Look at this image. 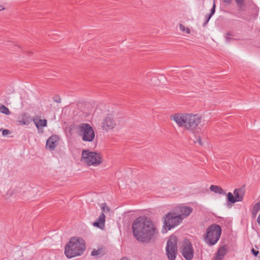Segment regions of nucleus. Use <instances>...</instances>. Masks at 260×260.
<instances>
[{
	"label": "nucleus",
	"mask_w": 260,
	"mask_h": 260,
	"mask_svg": "<svg viewBox=\"0 0 260 260\" xmlns=\"http://www.w3.org/2000/svg\"><path fill=\"white\" fill-rule=\"evenodd\" d=\"M177 238L171 236L167 242L166 254L170 260H175L177 253Z\"/></svg>",
	"instance_id": "obj_8"
},
{
	"label": "nucleus",
	"mask_w": 260,
	"mask_h": 260,
	"mask_svg": "<svg viewBox=\"0 0 260 260\" xmlns=\"http://www.w3.org/2000/svg\"><path fill=\"white\" fill-rule=\"evenodd\" d=\"M5 9V8L3 6L0 5V11L4 10Z\"/></svg>",
	"instance_id": "obj_34"
},
{
	"label": "nucleus",
	"mask_w": 260,
	"mask_h": 260,
	"mask_svg": "<svg viewBox=\"0 0 260 260\" xmlns=\"http://www.w3.org/2000/svg\"><path fill=\"white\" fill-rule=\"evenodd\" d=\"M59 137L56 135H53L49 137L46 142V147L50 150L54 149L58 144Z\"/></svg>",
	"instance_id": "obj_13"
},
{
	"label": "nucleus",
	"mask_w": 260,
	"mask_h": 260,
	"mask_svg": "<svg viewBox=\"0 0 260 260\" xmlns=\"http://www.w3.org/2000/svg\"><path fill=\"white\" fill-rule=\"evenodd\" d=\"M181 218L175 212H169L164 217V227L166 230H170L182 222Z\"/></svg>",
	"instance_id": "obj_7"
},
{
	"label": "nucleus",
	"mask_w": 260,
	"mask_h": 260,
	"mask_svg": "<svg viewBox=\"0 0 260 260\" xmlns=\"http://www.w3.org/2000/svg\"><path fill=\"white\" fill-rule=\"evenodd\" d=\"M0 112L2 113L5 114L6 115H9L10 114V111L9 109L5 106L4 105L0 104Z\"/></svg>",
	"instance_id": "obj_21"
},
{
	"label": "nucleus",
	"mask_w": 260,
	"mask_h": 260,
	"mask_svg": "<svg viewBox=\"0 0 260 260\" xmlns=\"http://www.w3.org/2000/svg\"><path fill=\"white\" fill-rule=\"evenodd\" d=\"M251 252H252L253 254L255 256H256L259 253L258 251L255 250L253 248L251 249Z\"/></svg>",
	"instance_id": "obj_30"
},
{
	"label": "nucleus",
	"mask_w": 260,
	"mask_h": 260,
	"mask_svg": "<svg viewBox=\"0 0 260 260\" xmlns=\"http://www.w3.org/2000/svg\"><path fill=\"white\" fill-rule=\"evenodd\" d=\"M54 102L58 103L61 102V99L59 98H57V99H54Z\"/></svg>",
	"instance_id": "obj_31"
},
{
	"label": "nucleus",
	"mask_w": 260,
	"mask_h": 260,
	"mask_svg": "<svg viewBox=\"0 0 260 260\" xmlns=\"http://www.w3.org/2000/svg\"><path fill=\"white\" fill-rule=\"evenodd\" d=\"M245 189L244 187L236 188L234 191L233 194L231 192H229L227 194L228 201L231 203H235L238 202H241L243 201L244 194Z\"/></svg>",
	"instance_id": "obj_10"
},
{
	"label": "nucleus",
	"mask_w": 260,
	"mask_h": 260,
	"mask_svg": "<svg viewBox=\"0 0 260 260\" xmlns=\"http://www.w3.org/2000/svg\"><path fill=\"white\" fill-rule=\"evenodd\" d=\"M104 117L101 123V128L104 131L108 132L114 128L116 125V121L111 113H104Z\"/></svg>",
	"instance_id": "obj_9"
},
{
	"label": "nucleus",
	"mask_w": 260,
	"mask_h": 260,
	"mask_svg": "<svg viewBox=\"0 0 260 260\" xmlns=\"http://www.w3.org/2000/svg\"><path fill=\"white\" fill-rule=\"evenodd\" d=\"M179 28L180 30L183 32H186L187 34H189L190 33V30L189 27H185L184 25L180 24L179 25Z\"/></svg>",
	"instance_id": "obj_23"
},
{
	"label": "nucleus",
	"mask_w": 260,
	"mask_h": 260,
	"mask_svg": "<svg viewBox=\"0 0 260 260\" xmlns=\"http://www.w3.org/2000/svg\"><path fill=\"white\" fill-rule=\"evenodd\" d=\"M228 36H231L230 33H227L226 36H225V39L226 43H229L233 39L230 37H229Z\"/></svg>",
	"instance_id": "obj_27"
},
{
	"label": "nucleus",
	"mask_w": 260,
	"mask_h": 260,
	"mask_svg": "<svg viewBox=\"0 0 260 260\" xmlns=\"http://www.w3.org/2000/svg\"><path fill=\"white\" fill-rule=\"evenodd\" d=\"M181 252L183 257L187 260H191L193 257V250L189 241L184 242L181 247Z\"/></svg>",
	"instance_id": "obj_11"
},
{
	"label": "nucleus",
	"mask_w": 260,
	"mask_h": 260,
	"mask_svg": "<svg viewBox=\"0 0 260 260\" xmlns=\"http://www.w3.org/2000/svg\"><path fill=\"white\" fill-rule=\"evenodd\" d=\"M195 139L193 140V142L194 143H198L200 145H202L203 143L201 140V138L200 137L194 135Z\"/></svg>",
	"instance_id": "obj_25"
},
{
	"label": "nucleus",
	"mask_w": 260,
	"mask_h": 260,
	"mask_svg": "<svg viewBox=\"0 0 260 260\" xmlns=\"http://www.w3.org/2000/svg\"><path fill=\"white\" fill-rule=\"evenodd\" d=\"M100 207L102 210V213H108L110 211V208L107 206V205L106 203L101 204Z\"/></svg>",
	"instance_id": "obj_22"
},
{
	"label": "nucleus",
	"mask_w": 260,
	"mask_h": 260,
	"mask_svg": "<svg viewBox=\"0 0 260 260\" xmlns=\"http://www.w3.org/2000/svg\"><path fill=\"white\" fill-rule=\"evenodd\" d=\"M120 260H129L126 257H123L120 259Z\"/></svg>",
	"instance_id": "obj_35"
},
{
	"label": "nucleus",
	"mask_w": 260,
	"mask_h": 260,
	"mask_svg": "<svg viewBox=\"0 0 260 260\" xmlns=\"http://www.w3.org/2000/svg\"><path fill=\"white\" fill-rule=\"evenodd\" d=\"M221 234L220 226L218 224H213L207 229L204 238L205 241L209 245H215L219 239Z\"/></svg>",
	"instance_id": "obj_5"
},
{
	"label": "nucleus",
	"mask_w": 260,
	"mask_h": 260,
	"mask_svg": "<svg viewBox=\"0 0 260 260\" xmlns=\"http://www.w3.org/2000/svg\"><path fill=\"white\" fill-rule=\"evenodd\" d=\"M2 135L4 136H6L10 134V131L8 129H2Z\"/></svg>",
	"instance_id": "obj_28"
},
{
	"label": "nucleus",
	"mask_w": 260,
	"mask_h": 260,
	"mask_svg": "<svg viewBox=\"0 0 260 260\" xmlns=\"http://www.w3.org/2000/svg\"><path fill=\"white\" fill-rule=\"evenodd\" d=\"M102 253V249L94 250L92 251L91 255L92 256H96L101 254Z\"/></svg>",
	"instance_id": "obj_26"
},
{
	"label": "nucleus",
	"mask_w": 260,
	"mask_h": 260,
	"mask_svg": "<svg viewBox=\"0 0 260 260\" xmlns=\"http://www.w3.org/2000/svg\"><path fill=\"white\" fill-rule=\"evenodd\" d=\"M260 210V201L257 203L255 204L252 208L251 211V215L253 217H255L257 213Z\"/></svg>",
	"instance_id": "obj_20"
},
{
	"label": "nucleus",
	"mask_w": 260,
	"mask_h": 260,
	"mask_svg": "<svg viewBox=\"0 0 260 260\" xmlns=\"http://www.w3.org/2000/svg\"><path fill=\"white\" fill-rule=\"evenodd\" d=\"M170 119L175 121L179 127L187 131H193L201 123L202 116L199 114L178 113L171 115Z\"/></svg>",
	"instance_id": "obj_2"
},
{
	"label": "nucleus",
	"mask_w": 260,
	"mask_h": 260,
	"mask_svg": "<svg viewBox=\"0 0 260 260\" xmlns=\"http://www.w3.org/2000/svg\"><path fill=\"white\" fill-rule=\"evenodd\" d=\"M85 248L83 239L73 237L66 244L64 254L68 258H71L82 254Z\"/></svg>",
	"instance_id": "obj_3"
},
{
	"label": "nucleus",
	"mask_w": 260,
	"mask_h": 260,
	"mask_svg": "<svg viewBox=\"0 0 260 260\" xmlns=\"http://www.w3.org/2000/svg\"><path fill=\"white\" fill-rule=\"evenodd\" d=\"M32 121L38 130L47 125V120L46 119H38L37 117H34Z\"/></svg>",
	"instance_id": "obj_16"
},
{
	"label": "nucleus",
	"mask_w": 260,
	"mask_h": 260,
	"mask_svg": "<svg viewBox=\"0 0 260 260\" xmlns=\"http://www.w3.org/2000/svg\"><path fill=\"white\" fill-rule=\"evenodd\" d=\"M210 189L212 191L216 193L222 195L226 194L223 189L219 186L212 185L210 186Z\"/></svg>",
	"instance_id": "obj_17"
},
{
	"label": "nucleus",
	"mask_w": 260,
	"mask_h": 260,
	"mask_svg": "<svg viewBox=\"0 0 260 260\" xmlns=\"http://www.w3.org/2000/svg\"><path fill=\"white\" fill-rule=\"evenodd\" d=\"M180 214H178L182 220L184 218L188 216L192 212L193 209L187 206H181L178 208Z\"/></svg>",
	"instance_id": "obj_12"
},
{
	"label": "nucleus",
	"mask_w": 260,
	"mask_h": 260,
	"mask_svg": "<svg viewBox=\"0 0 260 260\" xmlns=\"http://www.w3.org/2000/svg\"><path fill=\"white\" fill-rule=\"evenodd\" d=\"M32 120V119L30 116L24 115L22 118V119L19 121V123L23 125H28L30 122Z\"/></svg>",
	"instance_id": "obj_18"
},
{
	"label": "nucleus",
	"mask_w": 260,
	"mask_h": 260,
	"mask_svg": "<svg viewBox=\"0 0 260 260\" xmlns=\"http://www.w3.org/2000/svg\"><path fill=\"white\" fill-rule=\"evenodd\" d=\"M132 229L134 237L142 242H150L157 233L152 221L143 217H139L134 221Z\"/></svg>",
	"instance_id": "obj_1"
},
{
	"label": "nucleus",
	"mask_w": 260,
	"mask_h": 260,
	"mask_svg": "<svg viewBox=\"0 0 260 260\" xmlns=\"http://www.w3.org/2000/svg\"><path fill=\"white\" fill-rule=\"evenodd\" d=\"M224 3L227 4H230L232 2V0H222Z\"/></svg>",
	"instance_id": "obj_32"
},
{
	"label": "nucleus",
	"mask_w": 260,
	"mask_h": 260,
	"mask_svg": "<svg viewBox=\"0 0 260 260\" xmlns=\"http://www.w3.org/2000/svg\"><path fill=\"white\" fill-rule=\"evenodd\" d=\"M228 250V248L226 246H223L220 247L217 251L214 260H222L224 255L226 254Z\"/></svg>",
	"instance_id": "obj_15"
},
{
	"label": "nucleus",
	"mask_w": 260,
	"mask_h": 260,
	"mask_svg": "<svg viewBox=\"0 0 260 260\" xmlns=\"http://www.w3.org/2000/svg\"><path fill=\"white\" fill-rule=\"evenodd\" d=\"M257 222L258 223V224H260V214L258 215L257 217Z\"/></svg>",
	"instance_id": "obj_33"
},
{
	"label": "nucleus",
	"mask_w": 260,
	"mask_h": 260,
	"mask_svg": "<svg viewBox=\"0 0 260 260\" xmlns=\"http://www.w3.org/2000/svg\"><path fill=\"white\" fill-rule=\"evenodd\" d=\"M244 0H235L238 6L241 10H242L244 6Z\"/></svg>",
	"instance_id": "obj_24"
},
{
	"label": "nucleus",
	"mask_w": 260,
	"mask_h": 260,
	"mask_svg": "<svg viewBox=\"0 0 260 260\" xmlns=\"http://www.w3.org/2000/svg\"><path fill=\"white\" fill-rule=\"evenodd\" d=\"M79 136L84 142H91L95 138V132L93 127L88 123H83L78 127Z\"/></svg>",
	"instance_id": "obj_6"
},
{
	"label": "nucleus",
	"mask_w": 260,
	"mask_h": 260,
	"mask_svg": "<svg viewBox=\"0 0 260 260\" xmlns=\"http://www.w3.org/2000/svg\"><path fill=\"white\" fill-rule=\"evenodd\" d=\"M105 215L103 213H101L96 220L92 223V225L100 229L103 230L105 228Z\"/></svg>",
	"instance_id": "obj_14"
},
{
	"label": "nucleus",
	"mask_w": 260,
	"mask_h": 260,
	"mask_svg": "<svg viewBox=\"0 0 260 260\" xmlns=\"http://www.w3.org/2000/svg\"><path fill=\"white\" fill-rule=\"evenodd\" d=\"M215 7H216V6H215V1H214L213 2V7L212 8V9H211V11H210V13L209 15H206V21L205 22V23H204V25H206L208 21H209L210 19L211 18V17L212 16V15L214 14L215 13Z\"/></svg>",
	"instance_id": "obj_19"
},
{
	"label": "nucleus",
	"mask_w": 260,
	"mask_h": 260,
	"mask_svg": "<svg viewBox=\"0 0 260 260\" xmlns=\"http://www.w3.org/2000/svg\"><path fill=\"white\" fill-rule=\"evenodd\" d=\"M81 160L88 166L96 167L102 163L103 158L100 153L90 151L89 150H83Z\"/></svg>",
	"instance_id": "obj_4"
},
{
	"label": "nucleus",
	"mask_w": 260,
	"mask_h": 260,
	"mask_svg": "<svg viewBox=\"0 0 260 260\" xmlns=\"http://www.w3.org/2000/svg\"><path fill=\"white\" fill-rule=\"evenodd\" d=\"M2 131V128H0V132Z\"/></svg>",
	"instance_id": "obj_36"
},
{
	"label": "nucleus",
	"mask_w": 260,
	"mask_h": 260,
	"mask_svg": "<svg viewBox=\"0 0 260 260\" xmlns=\"http://www.w3.org/2000/svg\"><path fill=\"white\" fill-rule=\"evenodd\" d=\"M101 113V110L100 109H96L93 114V116L94 117H96L99 114Z\"/></svg>",
	"instance_id": "obj_29"
}]
</instances>
